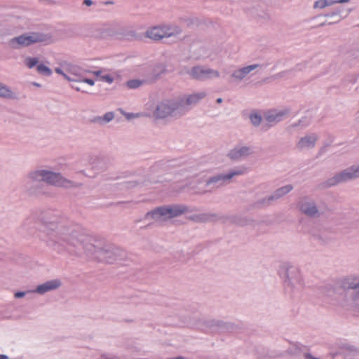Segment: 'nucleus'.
Returning <instances> with one entry per match:
<instances>
[{"label": "nucleus", "mask_w": 359, "mask_h": 359, "mask_svg": "<svg viewBox=\"0 0 359 359\" xmlns=\"http://www.w3.org/2000/svg\"><path fill=\"white\" fill-rule=\"evenodd\" d=\"M78 82L85 83H87L88 85H89L90 86H93L95 85L94 80H93L91 79L85 78L83 76V74H82V76H81V78L79 79Z\"/></svg>", "instance_id": "obj_30"}, {"label": "nucleus", "mask_w": 359, "mask_h": 359, "mask_svg": "<svg viewBox=\"0 0 359 359\" xmlns=\"http://www.w3.org/2000/svg\"><path fill=\"white\" fill-rule=\"evenodd\" d=\"M254 153L252 147L245 144H238L231 149L227 156L233 161H239L245 158Z\"/></svg>", "instance_id": "obj_12"}, {"label": "nucleus", "mask_w": 359, "mask_h": 359, "mask_svg": "<svg viewBox=\"0 0 359 359\" xmlns=\"http://www.w3.org/2000/svg\"><path fill=\"white\" fill-rule=\"evenodd\" d=\"M358 116H359V111H358Z\"/></svg>", "instance_id": "obj_43"}, {"label": "nucleus", "mask_w": 359, "mask_h": 359, "mask_svg": "<svg viewBox=\"0 0 359 359\" xmlns=\"http://www.w3.org/2000/svg\"><path fill=\"white\" fill-rule=\"evenodd\" d=\"M34 85L35 86H40V85H39V83H34Z\"/></svg>", "instance_id": "obj_40"}, {"label": "nucleus", "mask_w": 359, "mask_h": 359, "mask_svg": "<svg viewBox=\"0 0 359 359\" xmlns=\"http://www.w3.org/2000/svg\"><path fill=\"white\" fill-rule=\"evenodd\" d=\"M114 118V113L109 111L105 113L103 116H98L95 121L100 124H107Z\"/></svg>", "instance_id": "obj_23"}, {"label": "nucleus", "mask_w": 359, "mask_h": 359, "mask_svg": "<svg viewBox=\"0 0 359 359\" xmlns=\"http://www.w3.org/2000/svg\"><path fill=\"white\" fill-rule=\"evenodd\" d=\"M246 172V168L243 166L233 168L226 173H221L210 177L207 183L221 186L229 183L233 178L242 175Z\"/></svg>", "instance_id": "obj_8"}, {"label": "nucleus", "mask_w": 359, "mask_h": 359, "mask_svg": "<svg viewBox=\"0 0 359 359\" xmlns=\"http://www.w3.org/2000/svg\"><path fill=\"white\" fill-rule=\"evenodd\" d=\"M83 4L88 6H90L93 4V1L91 0H84Z\"/></svg>", "instance_id": "obj_37"}, {"label": "nucleus", "mask_w": 359, "mask_h": 359, "mask_svg": "<svg viewBox=\"0 0 359 359\" xmlns=\"http://www.w3.org/2000/svg\"><path fill=\"white\" fill-rule=\"evenodd\" d=\"M359 178V164H355L346 168L336 174L330 180V185L346 182Z\"/></svg>", "instance_id": "obj_10"}, {"label": "nucleus", "mask_w": 359, "mask_h": 359, "mask_svg": "<svg viewBox=\"0 0 359 359\" xmlns=\"http://www.w3.org/2000/svg\"><path fill=\"white\" fill-rule=\"evenodd\" d=\"M142 81L138 79H132L126 83V86L130 89H135L141 86Z\"/></svg>", "instance_id": "obj_28"}, {"label": "nucleus", "mask_w": 359, "mask_h": 359, "mask_svg": "<svg viewBox=\"0 0 359 359\" xmlns=\"http://www.w3.org/2000/svg\"><path fill=\"white\" fill-rule=\"evenodd\" d=\"M309 124V121L306 118H302L296 122H294L289 126V130H292L295 128H303Z\"/></svg>", "instance_id": "obj_25"}, {"label": "nucleus", "mask_w": 359, "mask_h": 359, "mask_svg": "<svg viewBox=\"0 0 359 359\" xmlns=\"http://www.w3.org/2000/svg\"><path fill=\"white\" fill-rule=\"evenodd\" d=\"M250 121L254 126H259L262 121V116L257 112H252L250 116Z\"/></svg>", "instance_id": "obj_27"}, {"label": "nucleus", "mask_w": 359, "mask_h": 359, "mask_svg": "<svg viewBox=\"0 0 359 359\" xmlns=\"http://www.w3.org/2000/svg\"><path fill=\"white\" fill-rule=\"evenodd\" d=\"M299 208L302 212L310 217H317L321 213L315 202L310 198L302 199L299 203Z\"/></svg>", "instance_id": "obj_13"}, {"label": "nucleus", "mask_w": 359, "mask_h": 359, "mask_svg": "<svg viewBox=\"0 0 359 359\" xmlns=\"http://www.w3.org/2000/svg\"><path fill=\"white\" fill-rule=\"evenodd\" d=\"M290 113L287 108L269 111L265 116L266 120L271 123H277L284 119Z\"/></svg>", "instance_id": "obj_17"}, {"label": "nucleus", "mask_w": 359, "mask_h": 359, "mask_svg": "<svg viewBox=\"0 0 359 359\" xmlns=\"http://www.w3.org/2000/svg\"><path fill=\"white\" fill-rule=\"evenodd\" d=\"M350 0H316L313 8L315 10L321 11L326 8L331 7L336 4L348 3Z\"/></svg>", "instance_id": "obj_20"}, {"label": "nucleus", "mask_w": 359, "mask_h": 359, "mask_svg": "<svg viewBox=\"0 0 359 359\" xmlns=\"http://www.w3.org/2000/svg\"><path fill=\"white\" fill-rule=\"evenodd\" d=\"M38 231L41 239L57 250H69L96 259L99 249L73 226L62 222L59 217L44 216L40 222Z\"/></svg>", "instance_id": "obj_1"}, {"label": "nucleus", "mask_w": 359, "mask_h": 359, "mask_svg": "<svg viewBox=\"0 0 359 359\" xmlns=\"http://www.w3.org/2000/svg\"><path fill=\"white\" fill-rule=\"evenodd\" d=\"M94 75L98 76L100 79L101 75H103L102 71H94L92 72Z\"/></svg>", "instance_id": "obj_34"}, {"label": "nucleus", "mask_w": 359, "mask_h": 359, "mask_svg": "<svg viewBox=\"0 0 359 359\" xmlns=\"http://www.w3.org/2000/svg\"><path fill=\"white\" fill-rule=\"evenodd\" d=\"M27 183L30 185L27 188L31 194H38L39 186L34 187L33 184L43 182L48 184L69 188L73 187L74 183L65 178L60 173L53 172L47 169H36L30 171L26 177Z\"/></svg>", "instance_id": "obj_3"}, {"label": "nucleus", "mask_w": 359, "mask_h": 359, "mask_svg": "<svg viewBox=\"0 0 359 359\" xmlns=\"http://www.w3.org/2000/svg\"><path fill=\"white\" fill-rule=\"evenodd\" d=\"M99 359H117V357L113 353H106L102 354Z\"/></svg>", "instance_id": "obj_31"}, {"label": "nucleus", "mask_w": 359, "mask_h": 359, "mask_svg": "<svg viewBox=\"0 0 359 359\" xmlns=\"http://www.w3.org/2000/svg\"><path fill=\"white\" fill-rule=\"evenodd\" d=\"M292 189L293 187L291 184H287L282 187H280L278 189H276L271 195L265 197L263 199V203L264 205H269L272 201L278 200L287 194L292 190Z\"/></svg>", "instance_id": "obj_19"}, {"label": "nucleus", "mask_w": 359, "mask_h": 359, "mask_svg": "<svg viewBox=\"0 0 359 359\" xmlns=\"http://www.w3.org/2000/svg\"><path fill=\"white\" fill-rule=\"evenodd\" d=\"M205 96V92L198 91L183 94L173 98H165L156 103L151 102L147 104V112L145 116L158 119L168 117L178 118L184 116L193 106L197 104Z\"/></svg>", "instance_id": "obj_2"}, {"label": "nucleus", "mask_w": 359, "mask_h": 359, "mask_svg": "<svg viewBox=\"0 0 359 359\" xmlns=\"http://www.w3.org/2000/svg\"><path fill=\"white\" fill-rule=\"evenodd\" d=\"M74 89L76 90H77V91H80L81 90L80 88H79V87H74Z\"/></svg>", "instance_id": "obj_39"}, {"label": "nucleus", "mask_w": 359, "mask_h": 359, "mask_svg": "<svg viewBox=\"0 0 359 359\" xmlns=\"http://www.w3.org/2000/svg\"><path fill=\"white\" fill-rule=\"evenodd\" d=\"M181 33V29L174 25H163L149 28L146 32V36L154 41H158L163 38L175 36Z\"/></svg>", "instance_id": "obj_6"}, {"label": "nucleus", "mask_w": 359, "mask_h": 359, "mask_svg": "<svg viewBox=\"0 0 359 359\" xmlns=\"http://www.w3.org/2000/svg\"><path fill=\"white\" fill-rule=\"evenodd\" d=\"M346 280L348 288L355 290V293L351 299L350 304L359 310V277L348 278Z\"/></svg>", "instance_id": "obj_18"}, {"label": "nucleus", "mask_w": 359, "mask_h": 359, "mask_svg": "<svg viewBox=\"0 0 359 359\" xmlns=\"http://www.w3.org/2000/svg\"><path fill=\"white\" fill-rule=\"evenodd\" d=\"M64 69L67 73V75H65V79L69 82H78L83 74L82 69L72 64H64Z\"/></svg>", "instance_id": "obj_16"}, {"label": "nucleus", "mask_w": 359, "mask_h": 359, "mask_svg": "<svg viewBox=\"0 0 359 359\" xmlns=\"http://www.w3.org/2000/svg\"><path fill=\"white\" fill-rule=\"evenodd\" d=\"M319 137L316 132H307L297 138L295 148L299 151H309L316 147Z\"/></svg>", "instance_id": "obj_9"}, {"label": "nucleus", "mask_w": 359, "mask_h": 359, "mask_svg": "<svg viewBox=\"0 0 359 359\" xmlns=\"http://www.w3.org/2000/svg\"><path fill=\"white\" fill-rule=\"evenodd\" d=\"M96 168V166H95V165H92V168H93V169H94V168Z\"/></svg>", "instance_id": "obj_41"}, {"label": "nucleus", "mask_w": 359, "mask_h": 359, "mask_svg": "<svg viewBox=\"0 0 359 359\" xmlns=\"http://www.w3.org/2000/svg\"><path fill=\"white\" fill-rule=\"evenodd\" d=\"M16 93L8 86L0 82V97L5 99L16 98Z\"/></svg>", "instance_id": "obj_22"}, {"label": "nucleus", "mask_w": 359, "mask_h": 359, "mask_svg": "<svg viewBox=\"0 0 359 359\" xmlns=\"http://www.w3.org/2000/svg\"><path fill=\"white\" fill-rule=\"evenodd\" d=\"M27 293V292H17L14 294V297L18 299L22 298L25 296Z\"/></svg>", "instance_id": "obj_33"}, {"label": "nucleus", "mask_w": 359, "mask_h": 359, "mask_svg": "<svg viewBox=\"0 0 359 359\" xmlns=\"http://www.w3.org/2000/svg\"><path fill=\"white\" fill-rule=\"evenodd\" d=\"M339 13H340V11H337L333 12V13H327V14L325 15V16H326V17H332V16H333V15H338V14H339Z\"/></svg>", "instance_id": "obj_35"}, {"label": "nucleus", "mask_w": 359, "mask_h": 359, "mask_svg": "<svg viewBox=\"0 0 359 359\" xmlns=\"http://www.w3.org/2000/svg\"><path fill=\"white\" fill-rule=\"evenodd\" d=\"M261 67L262 66L259 64H252L241 67L232 72L231 77L234 81H242L243 80L255 75L258 70L261 69Z\"/></svg>", "instance_id": "obj_11"}, {"label": "nucleus", "mask_w": 359, "mask_h": 359, "mask_svg": "<svg viewBox=\"0 0 359 359\" xmlns=\"http://www.w3.org/2000/svg\"><path fill=\"white\" fill-rule=\"evenodd\" d=\"M100 80L109 84H111L113 83L114 79L111 75L109 74H103V75H101L100 76Z\"/></svg>", "instance_id": "obj_29"}, {"label": "nucleus", "mask_w": 359, "mask_h": 359, "mask_svg": "<svg viewBox=\"0 0 359 359\" xmlns=\"http://www.w3.org/2000/svg\"><path fill=\"white\" fill-rule=\"evenodd\" d=\"M55 72L57 74L62 75L64 78H65V75H67V73H66L65 70L64 69V65L62 66V67L55 68Z\"/></svg>", "instance_id": "obj_32"}, {"label": "nucleus", "mask_w": 359, "mask_h": 359, "mask_svg": "<svg viewBox=\"0 0 359 359\" xmlns=\"http://www.w3.org/2000/svg\"><path fill=\"white\" fill-rule=\"evenodd\" d=\"M61 285L62 282L60 279H52L37 285L32 292L42 295L57 290Z\"/></svg>", "instance_id": "obj_14"}, {"label": "nucleus", "mask_w": 359, "mask_h": 359, "mask_svg": "<svg viewBox=\"0 0 359 359\" xmlns=\"http://www.w3.org/2000/svg\"><path fill=\"white\" fill-rule=\"evenodd\" d=\"M25 64L28 68L32 69L39 64V60L38 57H27L25 59Z\"/></svg>", "instance_id": "obj_26"}, {"label": "nucleus", "mask_w": 359, "mask_h": 359, "mask_svg": "<svg viewBox=\"0 0 359 359\" xmlns=\"http://www.w3.org/2000/svg\"><path fill=\"white\" fill-rule=\"evenodd\" d=\"M186 208L181 205L159 207L146 215V219L156 222H164L183 214Z\"/></svg>", "instance_id": "obj_5"}, {"label": "nucleus", "mask_w": 359, "mask_h": 359, "mask_svg": "<svg viewBox=\"0 0 359 359\" xmlns=\"http://www.w3.org/2000/svg\"><path fill=\"white\" fill-rule=\"evenodd\" d=\"M116 252L111 246H104L97 251L96 259L100 262L112 263L116 260Z\"/></svg>", "instance_id": "obj_15"}, {"label": "nucleus", "mask_w": 359, "mask_h": 359, "mask_svg": "<svg viewBox=\"0 0 359 359\" xmlns=\"http://www.w3.org/2000/svg\"><path fill=\"white\" fill-rule=\"evenodd\" d=\"M50 41V36L48 34L40 32H30L13 38L9 41L8 45L13 49H19L35 43H48Z\"/></svg>", "instance_id": "obj_4"}, {"label": "nucleus", "mask_w": 359, "mask_h": 359, "mask_svg": "<svg viewBox=\"0 0 359 359\" xmlns=\"http://www.w3.org/2000/svg\"><path fill=\"white\" fill-rule=\"evenodd\" d=\"M36 70L42 76H50L52 74V70L43 63H39L36 66Z\"/></svg>", "instance_id": "obj_24"}, {"label": "nucleus", "mask_w": 359, "mask_h": 359, "mask_svg": "<svg viewBox=\"0 0 359 359\" xmlns=\"http://www.w3.org/2000/svg\"><path fill=\"white\" fill-rule=\"evenodd\" d=\"M98 160H99V159H98V158H94V161H98Z\"/></svg>", "instance_id": "obj_42"}, {"label": "nucleus", "mask_w": 359, "mask_h": 359, "mask_svg": "<svg viewBox=\"0 0 359 359\" xmlns=\"http://www.w3.org/2000/svg\"><path fill=\"white\" fill-rule=\"evenodd\" d=\"M282 267L283 269L285 270V273L283 276L285 283L288 285H293V276L298 273L297 269L289 264H284Z\"/></svg>", "instance_id": "obj_21"}, {"label": "nucleus", "mask_w": 359, "mask_h": 359, "mask_svg": "<svg viewBox=\"0 0 359 359\" xmlns=\"http://www.w3.org/2000/svg\"><path fill=\"white\" fill-rule=\"evenodd\" d=\"M181 74H187L191 79L198 80L217 79L220 76L217 70L203 66L185 67L181 70Z\"/></svg>", "instance_id": "obj_7"}, {"label": "nucleus", "mask_w": 359, "mask_h": 359, "mask_svg": "<svg viewBox=\"0 0 359 359\" xmlns=\"http://www.w3.org/2000/svg\"><path fill=\"white\" fill-rule=\"evenodd\" d=\"M222 100L221 98H218V99L217 100V102L218 103H221V102H222Z\"/></svg>", "instance_id": "obj_38"}, {"label": "nucleus", "mask_w": 359, "mask_h": 359, "mask_svg": "<svg viewBox=\"0 0 359 359\" xmlns=\"http://www.w3.org/2000/svg\"><path fill=\"white\" fill-rule=\"evenodd\" d=\"M305 359H320V358H316V357L311 355V354H306Z\"/></svg>", "instance_id": "obj_36"}]
</instances>
